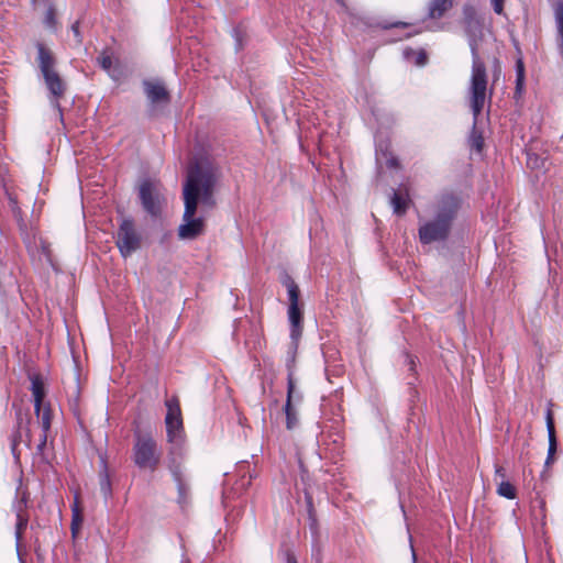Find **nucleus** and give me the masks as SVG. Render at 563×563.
I'll use <instances>...</instances> for the list:
<instances>
[{
	"instance_id": "obj_6",
	"label": "nucleus",
	"mask_w": 563,
	"mask_h": 563,
	"mask_svg": "<svg viewBox=\"0 0 563 563\" xmlns=\"http://www.w3.org/2000/svg\"><path fill=\"white\" fill-rule=\"evenodd\" d=\"M134 444L132 449V460L141 470L154 472L161 461V451L157 442L151 432L135 430L133 433Z\"/></svg>"
},
{
	"instance_id": "obj_1",
	"label": "nucleus",
	"mask_w": 563,
	"mask_h": 563,
	"mask_svg": "<svg viewBox=\"0 0 563 563\" xmlns=\"http://www.w3.org/2000/svg\"><path fill=\"white\" fill-rule=\"evenodd\" d=\"M220 174L219 166L208 157H200L188 168L183 189L185 210L178 228L181 240H194L203 232V218L195 214L199 202L208 208L214 205L213 190Z\"/></svg>"
},
{
	"instance_id": "obj_16",
	"label": "nucleus",
	"mask_w": 563,
	"mask_h": 563,
	"mask_svg": "<svg viewBox=\"0 0 563 563\" xmlns=\"http://www.w3.org/2000/svg\"><path fill=\"white\" fill-rule=\"evenodd\" d=\"M547 428L549 432V455L547 460V465H550V463L553 461V456L556 452V437H555V429H554V421L552 411L549 410L547 415Z\"/></svg>"
},
{
	"instance_id": "obj_31",
	"label": "nucleus",
	"mask_w": 563,
	"mask_h": 563,
	"mask_svg": "<svg viewBox=\"0 0 563 563\" xmlns=\"http://www.w3.org/2000/svg\"><path fill=\"white\" fill-rule=\"evenodd\" d=\"M44 23L47 27H54L56 23L54 9L51 7L45 12Z\"/></svg>"
},
{
	"instance_id": "obj_34",
	"label": "nucleus",
	"mask_w": 563,
	"mask_h": 563,
	"mask_svg": "<svg viewBox=\"0 0 563 563\" xmlns=\"http://www.w3.org/2000/svg\"><path fill=\"white\" fill-rule=\"evenodd\" d=\"M282 284L287 288V290H289V287H298L295 280L287 274L282 278Z\"/></svg>"
},
{
	"instance_id": "obj_33",
	"label": "nucleus",
	"mask_w": 563,
	"mask_h": 563,
	"mask_svg": "<svg viewBox=\"0 0 563 563\" xmlns=\"http://www.w3.org/2000/svg\"><path fill=\"white\" fill-rule=\"evenodd\" d=\"M405 358L408 369L413 373L416 371V357L406 353Z\"/></svg>"
},
{
	"instance_id": "obj_10",
	"label": "nucleus",
	"mask_w": 563,
	"mask_h": 563,
	"mask_svg": "<svg viewBox=\"0 0 563 563\" xmlns=\"http://www.w3.org/2000/svg\"><path fill=\"white\" fill-rule=\"evenodd\" d=\"M142 85L146 99L152 107L169 102V93L161 80L145 79Z\"/></svg>"
},
{
	"instance_id": "obj_24",
	"label": "nucleus",
	"mask_w": 563,
	"mask_h": 563,
	"mask_svg": "<svg viewBox=\"0 0 563 563\" xmlns=\"http://www.w3.org/2000/svg\"><path fill=\"white\" fill-rule=\"evenodd\" d=\"M498 495L514 499L517 496L516 487L509 482H501L497 488Z\"/></svg>"
},
{
	"instance_id": "obj_18",
	"label": "nucleus",
	"mask_w": 563,
	"mask_h": 563,
	"mask_svg": "<svg viewBox=\"0 0 563 563\" xmlns=\"http://www.w3.org/2000/svg\"><path fill=\"white\" fill-rule=\"evenodd\" d=\"M284 412L286 416V428L287 430H295L299 426V415L297 406L290 405L286 401L284 405Z\"/></svg>"
},
{
	"instance_id": "obj_15",
	"label": "nucleus",
	"mask_w": 563,
	"mask_h": 563,
	"mask_svg": "<svg viewBox=\"0 0 563 563\" xmlns=\"http://www.w3.org/2000/svg\"><path fill=\"white\" fill-rule=\"evenodd\" d=\"M99 486H100V494L104 499V503L107 504L108 500L112 496V487H111V479L108 473V466L103 459H101V470L99 474Z\"/></svg>"
},
{
	"instance_id": "obj_13",
	"label": "nucleus",
	"mask_w": 563,
	"mask_h": 563,
	"mask_svg": "<svg viewBox=\"0 0 563 563\" xmlns=\"http://www.w3.org/2000/svg\"><path fill=\"white\" fill-rule=\"evenodd\" d=\"M287 316L290 324V340L299 341L302 334V312L299 306L288 307Z\"/></svg>"
},
{
	"instance_id": "obj_11",
	"label": "nucleus",
	"mask_w": 563,
	"mask_h": 563,
	"mask_svg": "<svg viewBox=\"0 0 563 563\" xmlns=\"http://www.w3.org/2000/svg\"><path fill=\"white\" fill-rule=\"evenodd\" d=\"M375 156L376 162L385 164L388 168H397L399 162L390 151V143L387 140L375 136Z\"/></svg>"
},
{
	"instance_id": "obj_5",
	"label": "nucleus",
	"mask_w": 563,
	"mask_h": 563,
	"mask_svg": "<svg viewBox=\"0 0 563 563\" xmlns=\"http://www.w3.org/2000/svg\"><path fill=\"white\" fill-rule=\"evenodd\" d=\"M36 49L38 68L44 79V84L49 92L51 106L58 111L59 118L63 120L59 99L66 91V84L55 69L56 59L53 53L42 43L36 44Z\"/></svg>"
},
{
	"instance_id": "obj_28",
	"label": "nucleus",
	"mask_w": 563,
	"mask_h": 563,
	"mask_svg": "<svg viewBox=\"0 0 563 563\" xmlns=\"http://www.w3.org/2000/svg\"><path fill=\"white\" fill-rule=\"evenodd\" d=\"M523 78H525V68L523 63L519 58L517 60V82H516V93H519L521 91L522 85H523Z\"/></svg>"
},
{
	"instance_id": "obj_3",
	"label": "nucleus",
	"mask_w": 563,
	"mask_h": 563,
	"mask_svg": "<svg viewBox=\"0 0 563 563\" xmlns=\"http://www.w3.org/2000/svg\"><path fill=\"white\" fill-rule=\"evenodd\" d=\"M461 208V198L452 192L439 195L433 205V217L423 221L418 230L422 244L445 241Z\"/></svg>"
},
{
	"instance_id": "obj_8",
	"label": "nucleus",
	"mask_w": 563,
	"mask_h": 563,
	"mask_svg": "<svg viewBox=\"0 0 563 563\" xmlns=\"http://www.w3.org/2000/svg\"><path fill=\"white\" fill-rule=\"evenodd\" d=\"M185 461L166 462L167 470L170 473L173 482L177 489V504L185 508L188 505L190 496L189 478L184 467Z\"/></svg>"
},
{
	"instance_id": "obj_14",
	"label": "nucleus",
	"mask_w": 563,
	"mask_h": 563,
	"mask_svg": "<svg viewBox=\"0 0 563 563\" xmlns=\"http://www.w3.org/2000/svg\"><path fill=\"white\" fill-rule=\"evenodd\" d=\"M454 0H430L428 3L427 16L429 19H440L448 10L453 7Z\"/></svg>"
},
{
	"instance_id": "obj_37",
	"label": "nucleus",
	"mask_w": 563,
	"mask_h": 563,
	"mask_svg": "<svg viewBox=\"0 0 563 563\" xmlns=\"http://www.w3.org/2000/svg\"><path fill=\"white\" fill-rule=\"evenodd\" d=\"M503 1L504 0H495V12L496 13L503 12Z\"/></svg>"
},
{
	"instance_id": "obj_38",
	"label": "nucleus",
	"mask_w": 563,
	"mask_h": 563,
	"mask_svg": "<svg viewBox=\"0 0 563 563\" xmlns=\"http://www.w3.org/2000/svg\"><path fill=\"white\" fill-rule=\"evenodd\" d=\"M286 563H297V560L294 555H287Z\"/></svg>"
},
{
	"instance_id": "obj_20",
	"label": "nucleus",
	"mask_w": 563,
	"mask_h": 563,
	"mask_svg": "<svg viewBox=\"0 0 563 563\" xmlns=\"http://www.w3.org/2000/svg\"><path fill=\"white\" fill-rule=\"evenodd\" d=\"M302 400L301 391L296 387L295 377L287 378V397L286 401H289L290 405H299Z\"/></svg>"
},
{
	"instance_id": "obj_26",
	"label": "nucleus",
	"mask_w": 563,
	"mask_h": 563,
	"mask_svg": "<svg viewBox=\"0 0 563 563\" xmlns=\"http://www.w3.org/2000/svg\"><path fill=\"white\" fill-rule=\"evenodd\" d=\"M26 526H27V517L19 515V517H16L15 533H14L18 550H19L20 541L22 539V532H23V530L26 529Z\"/></svg>"
},
{
	"instance_id": "obj_17",
	"label": "nucleus",
	"mask_w": 563,
	"mask_h": 563,
	"mask_svg": "<svg viewBox=\"0 0 563 563\" xmlns=\"http://www.w3.org/2000/svg\"><path fill=\"white\" fill-rule=\"evenodd\" d=\"M37 419L40 421L41 429H42V437H41L40 443L37 444V449L41 451V450H43V448L46 444L47 432L51 428V408H49V406H47L43 409L42 416Z\"/></svg>"
},
{
	"instance_id": "obj_29",
	"label": "nucleus",
	"mask_w": 563,
	"mask_h": 563,
	"mask_svg": "<svg viewBox=\"0 0 563 563\" xmlns=\"http://www.w3.org/2000/svg\"><path fill=\"white\" fill-rule=\"evenodd\" d=\"M231 35L234 40L235 51L239 52L243 48V35L239 27H233L231 31Z\"/></svg>"
},
{
	"instance_id": "obj_9",
	"label": "nucleus",
	"mask_w": 563,
	"mask_h": 563,
	"mask_svg": "<svg viewBox=\"0 0 563 563\" xmlns=\"http://www.w3.org/2000/svg\"><path fill=\"white\" fill-rule=\"evenodd\" d=\"M139 197L143 209L150 216H159L162 211V198L158 190L151 180L145 179L141 183L139 188Z\"/></svg>"
},
{
	"instance_id": "obj_30",
	"label": "nucleus",
	"mask_w": 563,
	"mask_h": 563,
	"mask_svg": "<svg viewBox=\"0 0 563 563\" xmlns=\"http://www.w3.org/2000/svg\"><path fill=\"white\" fill-rule=\"evenodd\" d=\"M289 306H299V288L298 287H289V290H287Z\"/></svg>"
},
{
	"instance_id": "obj_2",
	"label": "nucleus",
	"mask_w": 563,
	"mask_h": 563,
	"mask_svg": "<svg viewBox=\"0 0 563 563\" xmlns=\"http://www.w3.org/2000/svg\"><path fill=\"white\" fill-rule=\"evenodd\" d=\"M463 15L465 32L468 37V45L473 57L471 77L473 126L468 137V144L472 151L481 155L484 146L485 126L489 125V117H487L486 120L481 118L487 90L486 68L477 54V42L483 36V23L476 9L471 4L464 5ZM487 115H489V111Z\"/></svg>"
},
{
	"instance_id": "obj_23",
	"label": "nucleus",
	"mask_w": 563,
	"mask_h": 563,
	"mask_svg": "<svg viewBox=\"0 0 563 563\" xmlns=\"http://www.w3.org/2000/svg\"><path fill=\"white\" fill-rule=\"evenodd\" d=\"M27 496L25 492H21L20 487L16 488V498L12 504V510L15 512V516H24V509L26 508Z\"/></svg>"
},
{
	"instance_id": "obj_4",
	"label": "nucleus",
	"mask_w": 563,
	"mask_h": 563,
	"mask_svg": "<svg viewBox=\"0 0 563 563\" xmlns=\"http://www.w3.org/2000/svg\"><path fill=\"white\" fill-rule=\"evenodd\" d=\"M165 406L167 409L165 416L166 442L168 443L166 462L185 461L188 454L187 435L177 397L167 398Z\"/></svg>"
},
{
	"instance_id": "obj_22",
	"label": "nucleus",
	"mask_w": 563,
	"mask_h": 563,
	"mask_svg": "<svg viewBox=\"0 0 563 563\" xmlns=\"http://www.w3.org/2000/svg\"><path fill=\"white\" fill-rule=\"evenodd\" d=\"M390 203L394 210V213L401 216L406 213L407 210V199L398 194L397 191H393V195L390 197Z\"/></svg>"
},
{
	"instance_id": "obj_12",
	"label": "nucleus",
	"mask_w": 563,
	"mask_h": 563,
	"mask_svg": "<svg viewBox=\"0 0 563 563\" xmlns=\"http://www.w3.org/2000/svg\"><path fill=\"white\" fill-rule=\"evenodd\" d=\"M31 391L34 398V411L36 418L42 416L43 409V400L45 397V386L42 378L38 375H34L31 377Z\"/></svg>"
},
{
	"instance_id": "obj_25",
	"label": "nucleus",
	"mask_w": 563,
	"mask_h": 563,
	"mask_svg": "<svg viewBox=\"0 0 563 563\" xmlns=\"http://www.w3.org/2000/svg\"><path fill=\"white\" fill-rule=\"evenodd\" d=\"M81 523H82V517L78 510L77 503H75L74 508H73L71 525H70V530H71V534L74 538L77 536Z\"/></svg>"
},
{
	"instance_id": "obj_35",
	"label": "nucleus",
	"mask_w": 563,
	"mask_h": 563,
	"mask_svg": "<svg viewBox=\"0 0 563 563\" xmlns=\"http://www.w3.org/2000/svg\"><path fill=\"white\" fill-rule=\"evenodd\" d=\"M70 30L74 33L77 42H80L81 38H80V32H79V22L76 21L75 23H73L71 26H70Z\"/></svg>"
},
{
	"instance_id": "obj_7",
	"label": "nucleus",
	"mask_w": 563,
	"mask_h": 563,
	"mask_svg": "<svg viewBox=\"0 0 563 563\" xmlns=\"http://www.w3.org/2000/svg\"><path fill=\"white\" fill-rule=\"evenodd\" d=\"M115 245L122 257L126 258L141 246V235L132 218H123L115 234Z\"/></svg>"
},
{
	"instance_id": "obj_19",
	"label": "nucleus",
	"mask_w": 563,
	"mask_h": 563,
	"mask_svg": "<svg viewBox=\"0 0 563 563\" xmlns=\"http://www.w3.org/2000/svg\"><path fill=\"white\" fill-rule=\"evenodd\" d=\"M402 57L407 62L413 59V64L418 67H423L428 62V56L426 51L420 49L419 52H415L411 47H406L402 51Z\"/></svg>"
},
{
	"instance_id": "obj_36",
	"label": "nucleus",
	"mask_w": 563,
	"mask_h": 563,
	"mask_svg": "<svg viewBox=\"0 0 563 563\" xmlns=\"http://www.w3.org/2000/svg\"><path fill=\"white\" fill-rule=\"evenodd\" d=\"M335 1L346 13L352 14L350 12V9H349L346 2L344 0H335Z\"/></svg>"
},
{
	"instance_id": "obj_27",
	"label": "nucleus",
	"mask_w": 563,
	"mask_h": 563,
	"mask_svg": "<svg viewBox=\"0 0 563 563\" xmlns=\"http://www.w3.org/2000/svg\"><path fill=\"white\" fill-rule=\"evenodd\" d=\"M305 499H306L307 511H308V517H309V521H310V529L316 530L317 519L314 517L313 500H312L311 495L308 492L305 493Z\"/></svg>"
},
{
	"instance_id": "obj_21",
	"label": "nucleus",
	"mask_w": 563,
	"mask_h": 563,
	"mask_svg": "<svg viewBox=\"0 0 563 563\" xmlns=\"http://www.w3.org/2000/svg\"><path fill=\"white\" fill-rule=\"evenodd\" d=\"M298 342L299 341H291L287 357H286V369H287V378L295 377V371H296V353L298 349Z\"/></svg>"
},
{
	"instance_id": "obj_32",
	"label": "nucleus",
	"mask_w": 563,
	"mask_h": 563,
	"mask_svg": "<svg viewBox=\"0 0 563 563\" xmlns=\"http://www.w3.org/2000/svg\"><path fill=\"white\" fill-rule=\"evenodd\" d=\"M99 65L102 69L109 70L112 67V58L109 55H102L98 58Z\"/></svg>"
},
{
	"instance_id": "obj_39",
	"label": "nucleus",
	"mask_w": 563,
	"mask_h": 563,
	"mask_svg": "<svg viewBox=\"0 0 563 563\" xmlns=\"http://www.w3.org/2000/svg\"><path fill=\"white\" fill-rule=\"evenodd\" d=\"M390 26H394V27H397V26H407L406 23H402V22H396V23H393Z\"/></svg>"
}]
</instances>
